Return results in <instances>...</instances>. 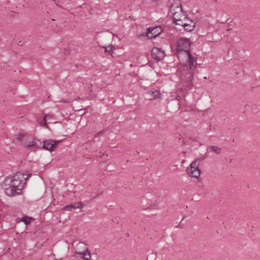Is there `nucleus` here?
Instances as JSON below:
<instances>
[{
  "label": "nucleus",
  "instance_id": "obj_1",
  "mask_svg": "<svg viewBox=\"0 0 260 260\" xmlns=\"http://www.w3.org/2000/svg\"><path fill=\"white\" fill-rule=\"evenodd\" d=\"M25 175L20 172H17L14 176L7 177L4 181V184L7 185H15L17 186L18 190H21L23 188V181L26 180L30 176V174L27 175V177L24 178Z\"/></svg>",
  "mask_w": 260,
  "mask_h": 260
},
{
  "label": "nucleus",
  "instance_id": "obj_2",
  "mask_svg": "<svg viewBox=\"0 0 260 260\" xmlns=\"http://www.w3.org/2000/svg\"><path fill=\"white\" fill-rule=\"evenodd\" d=\"M187 54L188 55V60L186 64H184V68H186L187 69H188L186 74V82L188 83V85H189L193 79V72L195 71L197 66L194 65L196 60L192 56L191 52L188 51Z\"/></svg>",
  "mask_w": 260,
  "mask_h": 260
},
{
  "label": "nucleus",
  "instance_id": "obj_3",
  "mask_svg": "<svg viewBox=\"0 0 260 260\" xmlns=\"http://www.w3.org/2000/svg\"><path fill=\"white\" fill-rule=\"evenodd\" d=\"M75 253L77 255H82V259L90 260L91 254L88 248L83 242H79L74 247Z\"/></svg>",
  "mask_w": 260,
  "mask_h": 260
},
{
  "label": "nucleus",
  "instance_id": "obj_4",
  "mask_svg": "<svg viewBox=\"0 0 260 260\" xmlns=\"http://www.w3.org/2000/svg\"><path fill=\"white\" fill-rule=\"evenodd\" d=\"M190 42L189 39L187 38H181L178 40L176 43V50L178 52L182 51L186 52L188 53L190 50Z\"/></svg>",
  "mask_w": 260,
  "mask_h": 260
},
{
  "label": "nucleus",
  "instance_id": "obj_5",
  "mask_svg": "<svg viewBox=\"0 0 260 260\" xmlns=\"http://www.w3.org/2000/svg\"><path fill=\"white\" fill-rule=\"evenodd\" d=\"M187 173L192 177L198 178L200 174L201 171L199 169L197 160L193 161L187 168Z\"/></svg>",
  "mask_w": 260,
  "mask_h": 260
},
{
  "label": "nucleus",
  "instance_id": "obj_6",
  "mask_svg": "<svg viewBox=\"0 0 260 260\" xmlns=\"http://www.w3.org/2000/svg\"><path fill=\"white\" fill-rule=\"evenodd\" d=\"M152 57L156 61L162 60L165 56V52L161 48L154 47L151 51Z\"/></svg>",
  "mask_w": 260,
  "mask_h": 260
},
{
  "label": "nucleus",
  "instance_id": "obj_7",
  "mask_svg": "<svg viewBox=\"0 0 260 260\" xmlns=\"http://www.w3.org/2000/svg\"><path fill=\"white\" fill-rule=\"evenodd\" d=\"M60 142V140L54 141L51 139L46 140L43 142V148L50 151H54Z\"/></svg>",
  "mask_w": 260,
  "mask_h": 260
},
{
  "label": "nucleus",
  "instance_id": "obj_8",
  "mask_svg": "<svg viewBox=\"0 0 260 260\" xmlns=\"http://www.w3.org/2000/svg\"><path fill=\"white\" fill-rule=\"evenodd\" d=\"M3 187L5 189L6 194L9 196H14L21 193V190H17L18 187L17 186L4 184V182H3Z\"/></svg>",
  "mask_w": 260,
  "mask_h": 260
},
{
  "label": "nucleus",
  "instance_id": "obj_9",
  "mask_svg": "<svg viewBox=\"0 0 260 260\" xmlns=\"http://www.w3.org/2000/svg\"><path fill=\"white\" fill-rule=\"evenodd\" d=\"M162 32V28L161 26H155L147 28V34H151L150 39H155Z\"/></svg>",
  "mask_w": 260,
  "mask_h": 260
},
{
  "label": "nucleus",
  "instance_id": "obj_10",
  "mask_svg": "<svg viewBox=\"0 0 260 260\" xmlns=\"http://www.w3.org/2000/svg\"><path fill=\"white\" fill-rule=\"evenodd\" d=\"M23 145L27 150L35 151L37 149V144L34 139L29 136L26 138Z\"/></svg>",
  "mask_w": 260,
  "mask_h": 260
},
{
  "label": "nucleus",
  "instance_id": "obj_11",
  "mask_svg": "<svg viewBox=\"0 0 260 260\" xmlns=\"http://www.w3.org/2000/svg\"><path fill=\"white\" fill-rule=\"evenodd\" d=\"M146 95L150 100H153L160 98V92L158 90L149 91L146 93Z\"/></svg>",
  "mask_w": 260,
  "mask_h": 260
},
{
  "label": "nucleus",
  "instance_id": "obj_12",
  "mask_svg": "<svg viewBox=\"0 0 260 260\" xmlns=\"http://www.w3.org/2000/svg\"><path fill=\"white\" fill-rule=\"evenodd\" d=\"M83 206L81 202L75 203L73 204L66 206L62 208V210L65 211H72L73 209H78Z\"/></svg>",
  "mask_w": 260,
  "mask_h": 260
},
{
  "label": "nucleus",
  "instance_id": "obj_13",
  "mask_svg": "<svg viewBox=\"0 0 260 260\" xmlns=\"http://www.w3.org/2000/svg\"><path fill=\"white\" fill-rule=\"evenodd\" d=\"M222 148L216 146H210L207 148L206 154L209 152H214L217 154H220L221 153Z\"/></svg>",
  "mask_w": 260,
  "mask_h": 260
},
{
  "label": "nucleus",
  "instance_id": "obj_14",
  "mask_svg": "<svg viewBox=\"0 0 260 260\" xmlns=\"http://www.w3.org/2000/svg\"><path fill=\"white\" fill-rule=\"evenodd\" d=\"M177 16L176 13L174 14L173 15V22L174 23H175L176 25H179L184 27V24L186 23L185 22H184V21L180 18H177Z\"/></svg>",
  "mask_w": 260,
  "mask_h": 260
},
{
  "label": "nucleus",
  "instance_id": "obj_15",
  "mask_svg": "<svg viewBox=\"0 0 260 260\" xmlns=\"http://www.w3.org/2000/svg\"><path fill=\"white\" fill-rule=\"evenodd\" d=\"M28 136L25 134H19L18 137L17 138V140L18 141L23 142V144L24 142V141L26 140V138H27Z\"/></svg>",
  "mask_w": 260,
  "mask_h": 260
},
{
  "label": "nucleus",
  "instance_id": "obj_16",
  "mask_svg": "<svg viewBox=\"0 0 260 260\" xmlns=\"http://www.w3.org/2000/svg\"><path fill=\"white\" fill-rule=\"evenodd\" d=\"M184 29L186 31H191L194 28V25L191 24L184 23Z\"/></svg>",
  "mask_w": 260,
  "mask_h": 260
},
{
  "label": "nucleus",
  "instance_id": "obj_17",
  "mask_svg": "<svg viewBox=\"0 0 260 260\" xmlns=\"http://www.w3.org/2000/svg\"><path fill=\"white\" fill-rule=\"evenodd\" d=\"M104 48H105V53L112 55V53L114 52V50L113 46L109 45L107 47H104Z\"/></svg>",
  "mask_w": 260,
  "mask_h": 260
},
{
  "label": "nucleus",
  "instance_id": "obj_18",
  "mask_svg": "<svg viewBox=\"0 0 260 260\" xmlns=\"http://www.w3.org/2000/svg\"><path fill=\"white\" fill-rule=\"evenodd\" d=\"M51 116V115H45L44 117L43 120L40 122V125L42 126H47L46 119L47 117Z\"/></svg>",
  "mask_w": 260,
  "mask_h": 260
},
{
  "label": "nucleus",
  "instance_id": "obj_19",
  "mask_svg": "<svg viewBox=\"0 0 260 260\" xmlns=\"http://www.w3.org/2000/svg\"><path fill=\"white\" fill-rule=\"evenodd\" d=\"M31 218L29 217H25L22 218V221L24 222L25 224H27L30 223Z\"/></svg>",
  "mask_w": 260,
  "mask_h": 260
},
{
  "label": "nucleus",
  "instance_id": "obj_20",
  "mask_svg": "<svg viewBox=\"0 0 260 260\" xmlns=\"http://www.w3.org/2000/svg\"><path fill=\"white\" fill-rule=\"evenodd\" d=\"M140 36L147 37L148 38V39H150V34H147V29L146 33L145 32L142 33L140 35Z\"/></svg>",
  "mask_w": 260,
  "mask_h": 260
},
{
  "label": "nucleus",
  "instance_id": "obj_21",
  "mask_svg": "<svg viewBox=\"0 0 260 260\" xmlns=\"http://www.w3.org/2000/svg\"><path fill=\"white\" fill-rule=\"evenodd\" d=\"M51 117H52V116L51 115V116L47 117V119H51Z\"/></svg>",
  "mask_w": 260,
  "mask_h": 260
},
{
  "label": "nucleus",
  "instance_id": "obj_22",
  "mask_svg": "<svg viewBox=\"0 0 260 260\" xmlns=\"http://www.w3.org/2000/svg\"><path fill=\"white\" fill-rule=\"evenodd\" d=\"M152 1H153V2H157V1H158L159 0H152Z\"/></svg>",
  "mask_w": 260,
  "mask_h": 260
},
{
  "label": "nucleus",
  "instance_id": "obj_23",
  "mask_svg": "<svg viewBox=\"0 0 260 260\" xmlns=\"http://www.w3.org/2000/svg\"><path fill=\"white\" fill-rule=\"evenodd\" d=\"M183 16H184V19H185H185H186V16H185V15H184Z\"/></svg>",
  "mask_w": 260,
  "mask_h": 260
},
{
  "label": "nucleus",
  "instance_id": "obj_24",
  "mask_svg": "<svg viewBox=\"0 0 260 260\" xmlns=\"http://www.w3.org/2000/svg\"><path fill=\"white\" fill-rule=\"evenodd\" d=\"M231 28H230V27H229V28L228 29V30H231Z\"/></svg>",
  "mask_w": 260,
  "mask_h": 260
}]
</instances>
